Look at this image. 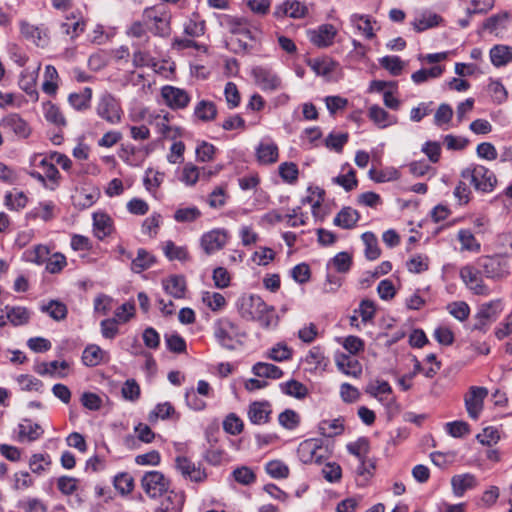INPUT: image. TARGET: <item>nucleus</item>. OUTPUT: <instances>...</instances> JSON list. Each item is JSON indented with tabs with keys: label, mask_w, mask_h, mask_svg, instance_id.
<instances>
[{
	"label": "nucleus",
	"mask_w": 512,
	"mask_h": 512,
	"mask_svg": "<svg viewBox=\"0 0 512 512\" xmlns=\"http://www.w3.org/2000/svg\"><path fill=\"white\" fill-rule=\"evenodd\" d=\"M240 316L247 321H257L264 328L275 327L278 316L273 306L267 305L258 295L241 297L237 302Z\"/></svg>",
	"instance_id": "obj_1"
},
{
	"label": "nucleus",
	"mask_w": 512,
	"mask_h": 512,
	"mask_svg": "<svg viewBox=\"0 0 512 512\" xmlns=\"http://www.w3.org/2000/svg\"><path fill=\"white\" fill-rule=\"evenodd\" d=\"M214 335L221 346L230 350L241 345L246 337L245 331L228 318H220L215 322Z\"/></svg>",
	"instance_id": "obj_2"
},
{
	"label": "nucleus",
	"mask_w": 512,
	"mask_h": 512,
	"mask_svg": "<svg viewBox=\"0 0 512 512\" xmlns=\"http://www.w3.org/2000/svg\"><path fill=\"white\" fill-rule=\"evenodd\" d=\"M461 177L481 192H491L497 183L495 174L483 165L467 167L461 172Z\"/></svg>",
	"instance_id": "obj_3"
},
{
	"label": "nucleus",
	"mask_w": 512,
	"mask_h": 512,
	"mask_svg": "<svg viewBox=\"0 0 512 512\" xmlns=\"http://www.w3.org/2000/svg\"><path fill=\"white\" fill-rule=\"evenodd\" d=\"M503 307L501 300H493L480 305L476 315L473 330L486 333L489 326L496 321Z\"/></svg>",
	"instance_id": "obj_4"
},
{
	"label": "nucleus",
	"mask_w": 512,
	"mask_h": 512,
	"mask_svg": "<svg viewBox=\"0 0 512 512\" xmlns=\"http://www.w3.org/2000/svg\"><path fill=\"white\" fill-rule=\"evenodd\" d=\"M96 112L99 117L111 124L119 123L123 114L120 102L110 93L101 95Z\"/></svg>",
	"instance_id": "obj_5"
},
{
	"label": "nucleus",
	"mask_w": 512,
	"mask_h": 512,
	"mask_svg": "<svg viewBox=\"0 0 512 512\" xmlns=\"http://www.w3.org/2000/svg\"><path fill=\"white\" fill-rule=\"evenodd\" d=\"M141 486L149 497L158 498L167 492L170 482L163 473L149 471L142 477Z\"/></svg>",
	"instance_id": "obj_6"
},
{
	"label": "nucleus",
	"mask_w": 512,
	"mask_h": 512,
	"mask_svg": "<svg viewBox=\"0 0 512 512\" xmlns=\"http://www.w3.org/2000/svg\"><path fill=\"white\" fill-rule=\"evenodd\" d=\"M479 267L491 279H501L509 274L508 260L501 256H486L479 259Z\"/></svg>",
	"instance_id": "obj_7"
},
{
	"label": "nucleus",
	"mask_w": 512,
	"mask_h": 512,
	"mask_svg": "<svg viewBox=\"0 0 512 512\" xmlns=\"http://www.w3.org/2000/svg\"><path fill=\"white\" fill-rule=\"evenodd\" d=\"M301 462L321 464L326 458V451L319 440L308 439L300 443L297 449Z\"/></svg>",
	"instance_id": "obj_8"
},
{
	"label": "nucleus",
	"mask_w": 512,
	"mask_h": 512,
	"mask_svg": "<svg viewBox=\"0 0 512 512\" xmlns=\"http://www.w3.org/2000/svg\"><path fill=\"white\" fill-rule=\"evenodd\" d=\"M254 81L265 92H273L281 88L280 77L270 68L257 66L251 71Z\"/></svg>",
	"instance_id": "obj_9"
},
{
	"label": "nucleus",
	"mask_w": 512,
	"mask_h": 512,
	"mask_svg": "<svg viewBox=\"0 0 512 512\" xmlns=\"http://www.w3.org/2000/svg\"><path fill=\"white\" fill-rule=\"evenodd\" d=\"M144 19L153 23L157 35L165 36L170 31V15L163 7H149L144 10Z\"/></svg>",
	"instance_id": "obj_10"
},
{
	"label": "nucleus",
	"mask_w": 512,
	"mask_h": 512,
	"mask_svg": "<svg viewBox=\"0 0 512 512\" xmlns=\"http://www.w3.org/2000/svg\"><path fill=\"white\" fill-rule=\"evenodd\" d=\"M229 234L225 229H213L204 233L200 238V245L204 252L211 255L221 250L228 242Z\"/></svg>",
	"instance_id": "obj_11"
},
{
	"label": "nucleus",
	"mask_w": 512,
	"mask_h": 512,
	"mask_svg": "<svg viewBox=\"0 0 512 512\" xmlns=\"http://www.w3.org/2000/svg\"><path fill=\"white\" fill-rule=\"evenodd\" d=\"M161 97L164 103L172 110L186 108L191 100L189 94L184 89L171 85L161 88Z\"/></svg>",
	"instance_id": "obj_12"
},
{
	"label": "nucleus",
	"mask_w": 512,
	"mask_h": 512,
	"mask_svg": "<svg viewBox=\"0 0 512 512\" xmlns=\"http://www.w3.org/2000/svg\"><path fill=\"white\" fill-rule=\"evenodd\" d=\"M488 395L485 387L471 386L464 397L465 407L472 419H477L483 409L484 399Z\"/></svg>",
	"instance_id": "obj_13"
},
{
	"label": "nucleus",
	"mask_w": 512,
	"mask_h": 512,
	"mask_svg": "<svg viewBox=\"0 0 512 512\" xmlns=\"http://www.w3.org/2000/svg\"><path fill=\"white\" fill-rule=\"evenodd\" d=\"M0 128L4 133L18 138H27L31 133L28 123L16 113L5 116L0 121Z\"/></svg>",
	"instance_id": "obj_14"
},
{
	"label": "nucleus",
	"mask_w": 512,
	"mask_h": 512,
	"mask_svg": "<svg viewBox=\"0 0 512 512\" xmlns=\"http://www.w3.org/2000/svg\"><path fill=\"white\" fill-rule=\"evenodd\" d=\"M175 462L177 470L185 479H189L196 483L203 482L206 479L207 474L204 469H202L200 465L197 466L187 457L178 456Z\"/></svg>",
	"instance_id": "obj_15"
},
{
	"label": "nucleus",
	"mask_w": 512,
	"mask_h": 512,
	"mask_svg": "<svg viewBox=\"0 0 512 512\" xmlns=\"http://www.w3.org/2000/svg\"><path fill=\"white\" fill-rule=\"evenodd\" d=\"M460 277L467 287L477 295H487L488 288L483 283L477 268L467 265L461 268Z\"/></svg>",
	"instance_id": "obj_16"
},
{
	"label": "nucleus",
	"mask_w": 512,
	"mask_h": 512,
	"mask_svg": "<svg viewBox=\"0 0 512 512\" xmlns=\"http://www.w3.org/2000/svg\"><path fill=\"white\" fill-rule=\"evenodd\" d=\"M336 34L337 30L333 25L323 24L309 32V39L317 47L324 48L333 44Z\"/></svg>",
	"instance_id": "obj_17"
},
{
	"label": "nucleus",
	"mask_w": 512,
	"mask_h": 512,
	"mask_svg": "<svg viewBox=\"0 0 512 512\" xmlns=\"http://www.w3.org/2000/svg\"><path fill=\"white\" fill-rule=\"evenodd\" d=\"M21 34L37 46L47 45L49 37L47 30L43 27L34 26L26 21L20 23Z\"/></svg>",
	"instance_id": "obj_18"
},
{
	"label": "nucleus",
	"mask_w": 512,
	"mask_h": 512,
	"mask_svg": "<svg viewBox=\"0 0 512 512\" xmlns=\"http://www.w3.org/2000/svg\"><path fill=\"white\" fill-rule=\"evenodd\" d=\"M304 363L307 365L310 372L325 371L329 363L328 358L325 356L324 351L319 346L312 347L304 358Z\"/></svg>",
	"instance_id": "obj_19"
},
{
	"label": "nucleus",
	"mask_w": 512,
	"mask_h": 512,
	"mask_svg": "<svg viewBox=\"0 0 512 512\" xmlns=\"http://www.w3.org/2000/svg\"><path fill=\"white\" fill-rule=\"evenodd\" d=\"M308 8L297 0H287L275 10L276 16H289L294 19L303 18L307 15Z\"/></svg>",
	"instance_id": "obj_20"
},
{
	"label": "nucleus",
	"mask_w": 512,
	"mask_h": 512,
	"mask_svg": "<svg viewBox=\"0 0 512 512\" xmlns=\"http://www.w3.org/2000/svg\"><path fill=\"white\" fill-rule=\"evenodd\" d=\"M257 161L263 165L277 162L279 157L278 147L274 142L262 141L256 148Z\"/></svg>",
	"instance_id": "obj_21"
},
{
	"label": "nucleus",
	"mask_w": 512,
	"mask_h": 512,
	"mask_svg": "<svg viewBox=\"0 0 512 512\" xmlns=\"http://www.w3.org/2000/svg\"><path fill=\"white\" fill-rule=\"evenodd\" d=\"M335 362L338 370L347 376L359 378L362 374V366L359 361L346 354L337 355Z\"/></svg>",
	"instance_id": "obj_22"
},
{
	"label": "nucleus",
	"mask_w": 512,
	"mask_h": 512,
	"mask_svg": "<svg viewBox=\"0 0 512 512\" xmlns=\"http://www.w3.org/2000/svg\"><path fill=\"white\" fill-rule=\"evenodd\" d=\"M368 117L380 129L397 123V117L389 114L379 105H371L369 107Z\"/></svg>",
	"instance_id": "obj_23"
},
{
	"label": "nucleus",
	"mask_w": 512,
	"mask_h": 512,
	"mask_svg": "<svg viewBox=\"0 0 512 512\" xmlns=\"http://www.w3.org/2000/svg\"><path fill=\"white\" fill-rule=\"evenodd\" d=\"M43 433V428L30 419H23L18 425V437L20 441H35L39 439Z\"/></svg>",
	"instance_id": "obj_24"
},
{
	"label": "nucleus",
	"mask_w": 512,
	"mask_h": 512,
	"mask_svg": "<svg viewBox=\"0 0 512 512\" xmlns=\"http://www.w3.org/2000/svg\"><path fill=\"white\" fill-rule=\"evenodd\" d=\"M271 412L268 402H253L248 409V418L253 424L262 425L269 421Z\"/></svg>",
	"instance_id": "obj_25"
},
{
	"label": "nucleus",
	"mask_w": 512,
	"mask_h": 512,
	"mask_svg": "<svg viewBox=\"0 0 512 512\" xmlns=\"http://www.w3.org/2000/svg\"><path fill=\"white\" fill-rule=\"evenodd\" d=\"M164 290L176 299L184 298L186 280L181 275H171L162 281Z\"/></svg>",
	"instance_id": "obj_26"
},
{
	"label": "nucleus",
	"mask_w": 512,
	"mask_h": 512,
	"mask_svg": "<svg viewBox=\"0 0 512 512\" xmlns=\"http://www.w3.org/2000/svg\"><path fill=\"white\" fill-rule=\"evenodd\" d=\"M477 484L474 475L465 473L452 477L451 486L455 496L462 497L466 491L473 489Z\"/></svg>",
	"instance_id": "obj_27"
},
{
	"label": "nucleus",
	"mask_w": 512,
	"mask_h": 512,
	"mask_svg": "<svg viewBox=\"0 0 512 512\" xmlns=\"http://www.w3.org/2000/svg\"><path fill=\"white\" fill-rule=\"evenodd\" d=\"M359 219L360 215L357 210L351 207H344L336 214L333 223L343 229H352L356 226Z\"/></svg>",
	"instance_id": "obj_28"
},
{
	"label": "nucleus",
	"mask_w": 512,
	"mask_h": 512,
	"mask_svg": "<svg viewBox=\"0 0 512 512\" xmlns=\"http://www.w3.org/2000/svg\"><path fill=\"white\" fill-rule=\"evenodd\" d=\"M108 360V354L98 345H88L82 353V361L88 367H95Z\"/></svg>",
	"instance_id": "obj_29"
},
{
	"label": "nucleus",
	"mask_w": 512,
	"mask_h": 512,
	"mask_svg": "<svg viewBox=\"0 0 512 512\" xmlns=\"http://www.w3.org/2000/svg\"><path fill=\"white\" fill-rule=\"evenodd\" d=\"M93 226L95 236L98 239H103L112 232V219L105 213L96 212L93 214Z\"/></svg>",
	"instance_id": "obj_30"
},
{
	"label": "nucleus",
	"mask_w": 512,
	"mask_h": 512,
	"mask_svg": "<svg viewBox=\"0 0 512 512\" xmlns=\"http://www.w3.org/2000/svg\"><path fill=\"white\" fill-rule=\"evenodd\" d=\"M155 262L156 258L151 253L140 248L137 250L136 257L131 261V270L134 273H141L153 266Z\"/></svg>",
	"instance_id": "obj_31"
},
{
	"label": "nucleus",
	"mask_w": 512,
	"mask_h": 512,
	"mask_svg": "<svg viewBox=\"0 0 512 512\" xmlns=\"http://www.w3.org/2000/svg\"><path fill=\"white\" fill-rule=\"evenodd\" d=\"M490 59L494 66L501 67L512 62V47L495 45L490 50Z\"/></svg>",
	"instance_id": "obj_32"
},
{
	"label": "nucleus",
	"mask_w": 512,
	"mask_h": 512,
	"mask_svg": "<svg viewBox=\"0 0 512 512\" xmlns=\"http://www.w3.org/2000/svg\"><path fill=\"white\" fill-rule=\"evenodd\" d=\"M194 116L202 122L212 121L217 116L216 105L212 101L201 100L194 108Z\"/></svg>",
	"instance_id": "obj_33"
},
{
	"label": "nucleus",
	"mask_w": 512,
	"mask_h": 512,
	"mask_svg": "<svg viewBox=\"0 0 512 512\" xmlns=\"http://www.w3.org/2000/svg\"><path fill=\"white\" fill-rule=\"evenodd\" d=\"M35 165L43 169V174L46 180L50 182L47 188L54 190L59 185L60 180V173L54 163L52 161H48L47 158H41Z\"/></svg>",
	"instance_id": "obj_34"
},
{
	"label": "nucleus",
	"mask_w": 512,
	"mask_h": 512,
	"mask_svg": "<svg viewBox=\"0 0 512 512\" xmlns=\"http://www.w3.org/2000/svg\"><path fill=\"white\" fill-rule=\"evenodd\" d=\"M6 317L8 321L14 326L25 325L29 322L30 311L25 307H10L6 306Z\"/></svg>",
	"instance_id": "obj_35"
},
{
	"label": "nucleus",
	"mask_w": 512,
	"mask_h": 512,
	"mask_svg": "<svg viewBox=\"0 0 512 512\" xmlns=\"http://www.w3.org/2000/svg\"><path fill=\"white\" fill-rule=\"evenodd\" d=\"M319 432L325 437H335L343 433V419L337 418L333 420H322L318 426Z\"/></svg>",
	"instance_id": "obj_36"
},
{
	"label": "nucleus",
	"mask_w": 512,
	"mask_h": 512,
	"mask_svg": "<svg viewBox=\"0 0 512 512\" xmlns=\"http://www.w3.org/2000/svg\"><path fill=\"white\" fill-rule=\"evenodd\" d=\"M59 75L56 68L52 65H47L44 72V81L42 90L48 95H54L58 89Z\"/></svg>",
	"instance_id": "obj_37"
},
{
	"label": "nucleus",
	"mask_w": 512,
	"mask_h": 512,
	"mask_svg": "<svg viewBox=\"0 0 512 512\" xmlns=\"http://www.w3.org/2000/svg\"><path fill=\"white\" fill-rule=\"evenodd\" d=\"M253 373L258 377L270 378V379H279L282 377V370L270 363L258 362L252 368Z\"/></svg>",
	"instance_id": "obj_38"
},
{
	"label": "nucleus",
	"mask_w": 512,
	"mask_h": 512,
	"mask_svg": "<svg viewBox=\"0 0 512 512\" xmlns=\"http://www.w3.org/2000/svg\"><path fill=\"white\" fill-rule=\"evenodd\" d=\"M43 108L45 119L48 122L54 124L59 128L66 126V119L61 110L59 109V107H57L51 102H47L44 104Z\"/></svg>",
	"instance_id": "obj_39"
},
{
	"label": "nucleus",
	"mask_w": 512,
	"mask_h": 512,
	"mask_svg": "<svg viewBox=\"0 0 512 512\" xmlns=\"http://www.w3.org/2000/svg\"><path fill=\"white\" fill-rule=\"evenodd\" d=\"M440 16L431 12H424L415 18L412 25L417 32H422L434 26H437Z\"/></svg>",
	"instance_id": "obj_40"
},
{
	"label": "nucleus",
	"mask_w": 512,
	"mask_h": 512,
	"mask_svg": "<svg viewBox=\"0 0 512 512\" xmlns=\"http://www.w3.org/2000/svg\"><path fill=\"white\" fill-rule=\"evenodd\" d=\"M54 210L55 205L52 201L41 202L28 214V217L32 219L39 218L47 222L54 218Z\"/></svg>",
	"instance_id": "obj_41"
},
{
	"label": "nucleus",
	"mask_w": 512,
	"mask_h": 512,
	"mask_svg": "<svg viewBox=\"0 0 512 512\" xmlns=\"http://www.w3.org/2000/svg\"><path fill=\"white\" fill-rule=\"evenodd\" d=\"M365 244V256L369 260H375L380 256V248L376 236L372 232H365L361 236Z\"/></svg>",
	"instance_id": "obj_42"
},
{
	"label": "nucleus",
	"mask_w": 512,
	"mask_h": 512,
	"mask_svg": "<svg viewBox=\"0 0 512 512\" xmlns=\"http://www.w3.org/2000/svg\"><path fill=\"white\" fill-rule=\"evenodd\" d=\"M91 98L92 90L86 87L79 93L70 94L69 103L77 110H85L90 106Z\"/></svg>",
	"instance_id": "obj_43"
},
{
	"label": "nucleus",
	"mask_w": 512,
	"mask_h": 512,
	"mask_svg": "<svg viewBox=\"0 0 512 512\" xmlns=\"http://www.w3.org/2000/svg\"><path fill=\"white\" fill-rule=\"evenodd\" d=\"M41 311L48 313L49 316L56 320H63L67 315V307L62 302L51 300L48 304L41 305Z\"/></svg>",
	"instance_id": "obj_44"
},
{
	"label": "nucleus",
	"mask_w": 512,
	"mask_h": 512,
	"mask_svg": "<svg viewBox=\"0 0 512 512\" xmlns=\"http://www.w3.org/2000/svg\"><path fill=\"white\" fill-rule=\"evenodd\" d=\"M203 303L212 311H220L226 306L225 297L218 292L205 291L202 293Z\"/></svg>",
	"instance_id": "obj_45"
},
{
	"label": "nucleus",
	"mask_w": 512,
	"mask_h": 512,
	"mask_svg": "<svg viewBox=\"0 0 512 512\" xmlns=\"http://www.w3.org/2000/svg\"><path fill=\"white\" fill-rule=\"evenodd\" d=\"M184 32L190 37H200L205 33V21L194 14L184 24Z\"/></svg>",
	"instance_id": "obj_46"
},
{
	"label": "nucleus",
	"mask_w": 512,
	"mask_h": 512,
	"mask_svg": "<svg viewBox=\"0 0 512 512\" xmlns=\"http://www.w3.org/2000/svg\"><path fill=\"white\" fill-rule=\"evenodd\" d=\"M163 252L170 261H184L188 258L187 249L185 247L175 245V243L170 240L163 244Z\"/></svg>",
	"instance_id": "obj_47"
},
{
	"label": "nucleus",
	"mask_w": 512,
	"mask_h": 512,
	"mask_svg": "<svg viewBox=\"0 0 512 512\" xmlns=\"http://www.w3.org/2000/svg\"><path fill=\"white\" fill-rule=\"evenodd\" d=\"M443 68L439 65L433 66L429 69H420L411 75L412 81L416 84H421L429 79L438 78L443 73Z\"/></svg>",
	"instance_id": "obj_48"
},
{
	"label": "nucleus",
	"mask_w": 512,
	"mask_h": 512,
	"mask_svg": "<svg viewBox=\"0 0 512 512\" xmlns=\"http://www.w3.org/2000/svg\"><path fill=\"white\" fill-rule=\"evenodd\" d=\"M458 240L461 243V249L471 252L480 251V243L476 240L475 236L470 230H460L458 232Z\"/></svg>",
	"instance_id": "obj_49"
},
{
	"label": "nucleus",
	"mask_w": 512,
	"mask_h": 512,
	"mask_svg": "<svg viewBox=\"0 0 512 512\" xmlns=\"http://www.w3.org/2000/svg\"><path fill=\"white\" fill-rule=\"evenodd\" d=\"M50 250L45 245H36L33 249L27 250L25 255L28 261L41 265L49 258Z\"/></svg>",
	"instance_id": "obj_50"
},
{
	"label": "nucleus",
	"mask_w": 512,
	"mask_h": 512,
	"mask_svg": "<svg viewBox=\"0 0 512 512\" xmlns=\"http://www.w3.org/2000/svg\"><path fill=\"white\" fill-rule=\"evenodd\" d=\"M279 175L286 183L293 184L298 179L299 170L295 163L284 162L279 166Z\"/></svg>",
	"instance_id": "obj_51"
},
{
	"label": "nucleus",
	"mask_w": 512,
	"mask_h": 512,
	"mask_svg": "<svg viewBox=\"0 0 512 512\" xmlns=\"http://www.w3.org/2000/svg\"><path fill=\"white\" fill-rule=\"evenodd\" d=\"M349 453L353 454L358 460L367 458L369 452V443L366 438H359L357 441L347 445Z\"/></svg>",
	"instance_id": "obj_52"
},
{
	"label": "nucleus",
	"mask_w": 512,
	"mask_h": 512,
	"mask_svg": "<svg viewBox=\"0 0 512 512\" xmlns=\"http://www.w3.org/2000/svg\"><path fill=\"white\" fill-rule=\"evenodd\" d=\"M448 312L457 320L464 321L470 314V308L464 301H456L448 304Z\"/></svg>",
	"instance_id": "obj_53"
},
{
	"label": "nucleus",
	"mask_w": 512,
	"mask_h": 512,
	"mask_svg": "<svg viewBox=\"0 0 512 512\" xmlns=\"http://www.w3.org/2000/svg\"><path fill=\"white\" fill-rule=\"evenodd\" d=\"M380 64L394 76L400 75L404 67L403 61L398 56H385L380 59Z\"/></svg>",
	"instance_id": "obj_54"
},
{
	"label": "nucleus",
	"mask_w": 512,
	"mask_h": 512,
	"mask_svg": "<svg viewBox=\"0 0 512 512\" xmlns=\"http://www.w3.org/2000/svg\"><path fill=\"white\" fill-rule=\"evenodd\" d=\"M201 216V212L197 207L179 208L175 211L174 219L177 222H193Z\"/></svg>",
	"instance_id": "obj_55"
},
{
	"label": "nucleus",
	"mask_w": 512,
	"mask_h": 512,
	"mask_svg": "<svg viewBox=\"0 0 512 512\" xmlns=\"http://www.w3.org/2000/svg\"><path fill=\"white\" fill-rule=\"evenodd\" d=\"M283 390L289 396L303 399L308 394L307 387L299 381L290 380L284 384Z\"/></svg>",
	"instance_id": "obj_56"
},
{
	"label": "nucleus",
	"mask_w": 512,
	"mask_h": 512,
	"mask_svg": "<svg viewBox=\"0 0 512 512\" xmlns=\"http://www.w3.org/2000/svg\"><path fill=\"white\" fill-rule=\"evenodd\" d=\"M266 472L273 478H287L289 468L279 460H272L266 464Z\"/></svg>",
	"instance_id": "obj_57"
},
{
	"label": "nucleus",
	"mask_w": 512,
	"mask_h": 512,
	"mask_svg": "<svg viewBox=\"0 0 512 512\" xmlns=\"http://www.w3.org/2000/svg\"><path fill=\"white\" fill-rule=\"evenodd\" d=\"M232 475L234 480L242 485H250L256 480L255 473L247 466L236 468Z\"/></svg>",
	"instance_id": "obj_58"
},
{
	"label": "nucleus",
	"mask_w": 512,
	"mask_h": 512,
	"mask_svg": "<svg viewBox=\"0 0 512 512\" xmlns=\"http://www.w3.org/2000/svg\"><path fill=\"white\" fill-rule=\"evenodd\" d=\"M114 487L121 494H129L134 487L133 478L127 473H121L114 478Z\"/></svg>",
	"instance_id": "obj_59"
},
{
	"label": "nucleus",
	"mask_w": 512,
	"mask_h": 512,
	"mask_svg": "<svg viewBox=\"0 0 512 512\" xmlns=\"http://www.w3.org/2000/svg\"><path fill=\"white\" fill-rule=\"evenodd\" d=\"M223 429L231 435H237L243 430V422L236 414L230 413L223 421Z\"/></svg>",
	"instance_id": "obj_60"
},
{
	"label": "nucleus",
	"mask_w": 512,
	"mask_h": 512,
	"mask_svg": "<svg viewBox=\"0 0 512 512\" xmlns=\"http://www.w3.org/2000/svg\"><path fill=\"white\" fill-rule=\"evenodd\" d=\"M28 202L27 196L21 192L18 191L15 194L8 193L5 196V204L8 208L12 210H20L26 206Z\"/></svg>",
	"instance_id": "obj_61"
},
{
	"label": "nucleus",
	"mask_w": 512,
	"mask_h": 512,
	"mask_svg": "<svg viewBox=\"0 0 512 512\" xmlns=\"http://www.w3.org/2000/svg\"><path fill=\"white\" fill-rule=\"evenodd\" d=\"M153 124L155 125L158 132L166 138L174 139L181 135V129L179 127H172L168 122L159 120L158 118H152Z\"/></svg>",
	"instance_id": "obj_62"
},
{
	"label": "nucleus",
	"mask_w": 512,
	"mask_h": 512,
	"mask_svg": "<svg viewBox=\"0 0 512 512\" xmlns=\"http://www.w3.org/2000/svg\"><path fill=\"white\" fill-rule=\"evenodd\" d=\"M165 342L167 348L174 353H183L186 351L185 340L177 333L165 335Z\"/></svg>",
	"instance_id": "obj_63"
},
{
	"label": "nucleus",
	"mask_w": 512,
	"mask_h": 512,
	"mask_svg": "<svg viewBox=\"0 0 512 512\" xmlns=\"http://www.w3.org/2000/svg\"><path fill=\"white\" fill-rule=\"evenodd\" d=\"M476 438L481 444L491 446L499 441L500 434L495 427L489 426L484 428Z\"/></svg>",
	"instance_id": "obj_64"
}]
</instances>
